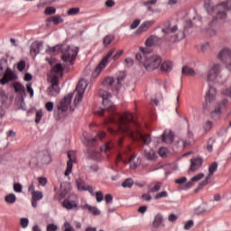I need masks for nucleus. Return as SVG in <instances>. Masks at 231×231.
I'll return each mask as SVG.
<instances>
[{
  "mask_svg": "<svg viewBox=\"0 0 231 231\" xmlns=\"http://www.w3.org/2000/svg\"><path fill=\"white\" fill-rule=\"evenodd\" d=\"M47 21L48 23H53V24H60V23H64V19L60 15L51 16Z\"/></svg>",
  "mask_w": 231,
  "mask_h": 231,
  "instance_id": "2f4dec72",
  "label": "nucleus"
},
{
  "mask_svg": "<svg viewBox=\"0 0 231 231\" xmlns=\"http://www.w3.org/2000/svg\"><path fill=\"white\" fill-rule=\"evenodd\" d=\"M134 64V60H133V59L126 58L125 60V66H126L127 68H131V66H133Z\"/></svg>",
  "mask_w": 231,
  "mask_h": 231,
  "instance_id": "052dcab7",
  "label": "nucleus"
},
{
  "mask_svg": "<svg viewBox=\"0 0 231 231\" xmlns=\"http://www.w3.org/2000/svg\"><path fill=\"white\" fill-rule=\"evenodd\" d=\"M221 71L222 68L219 63H214L208 70L206 80L208 84V90L206 93V104H212V102L216 100V95L217 94L216 88L210 84H225V80H223V77L221 76Z\"/></svg>",
  "mask_w": 231,
  "mask_h": 231,
  "instance_id": "f03ea898",
  "label": "nucleus"
},
{
  "mask_svg": "<svg viewBox=\"0 0 231 231\" xmlns=\"http://www.w3.org/2000/svg\"><path fill=\"white\" fill-rule=\"evenodd\" d=\"M222 95H224L225 97H228L229 98H231V87L225 88L224 90H222Z\"/></svg>",
  "mask_w": 231,
  "mask_h": 231,
  "instance_id": "0e129e2a",
  "label": "nucleus"
},
{
  "mask_svg": "<svg viewBox=\"0 0 231 231\" xmlns=\"http://www.w3.org/2000/svg\"><path fill=\"white\" fill-rule=\"evenodd\" d=\"M87 88H88V81L86 79H80L74 91V93H76V97L74 98L75 106H79V104L82 102V98H84V93H86Z\"/></svg>",
  "mask_w": 231,
  "mask_h": 231,
  "instance_id": "1a4fd4ad",
  "label": "nucleus"
},
{
  "mask_svg": "<svg viewBox=\"0 0 231 231\" xmlns=\"http://www.w3.org/2000/svg\"><path fill=\"white\" fill-rule=\"evenodd\" d=\"M102 138H106V132H101L94 138L89 139L88 142H91L92 143L95 142H100V140H102Z\"/></svg>",
  "mask_w": 231,
  "mask_h": 231,
  "instance_id": "ea45409f",
  "label": "nucleus"
},
{
  "mask_svg": "<svg viewBox=\"0 0 231 231\" xmlns=\"http://www.w3.org/2000/svg\"><path fill=\"white\" fill-rule=\"evenodd\" d=\"M133 179H126L123 183H122V187H124V189H131L133 187Z\"/></svg>",
  "mask_w": 231,
  "mask_h": 231,
  "instance_id": "37998d69",
  "label": "nucleus"
},
{
  "mask_svg": "<svg viewBox=\"0 0 231 231\" xmlns=\"http://www.w3.org/2000/svg\"><path fill=\"white\" fill-rule=\"evenodd\" d=\"M32 196V207H33V208H37V202L41 201V199H42V198H44V194L42 191H33L31 193Z\"/></svg>",
  "mask_w": 231,
  "mask_h": 231,
  "instance_id": "6ab92c4d",
  "label": "nucleus"
},
{
  "mask_svg": "<svg viewBox=\"0 0 231 231\" xmlns=\"http://www.w3.org/2000/svg\"><path fill=\"white\" fill-rule=\"evenodd\" d=\"M200 50L203 53H207V51H209L210 50V43L208 42H204L201 47Z\"/></svg>",
  "mask_w": 231,
  "mask_h": 231,
  "instance_id": "09e8293b",
  "label": "nucleus"
},
{
  "mask_svg": "<svg viewBox=\"0 0 231 231\" xmlns=\"http://www.w3.org/2000/svg\"><path fill=\"white\" fill-rule=\"evenodd\" d=\"M26 69V61L24 60H21L20 62H18L17 64V69L18 71H24V69Z\"/></svg>",
  "mask_w": 231,
  "mask_h": 231,
  "instance_id": "de8ad7c7",
  "label": "nucleus"
},
{
  "mask_svg": "<svg viewBox=\"0 0 231 231\" xmlns=\"http://www.w3.org/2000/svg\"><path fill=\"white\" fill-rule=\"evenodd\" d=\"M2 76L3 78L0 79V84L3 86H5V84H8L10 80H14V79H15V73H14V71L8 68V65L4 72V75Z\"/></svg>",
  "mask_w": 231,
  "mask_h": 231,
  "instance_id": "2eb2a0df",
  "label": "nucleus"
},
{
  "mask_svg": "<svg viewBox=\"0 0 231 231\" xmlns=\"http://www.w3.org/2000/svg\"><path fill=\"white\" fill-rule=\"evenodd\" d=\"M90 158L92 160H98V158H100V152L94 151L90 153Z\"/></svg>",
  "mask_w": 231,
  "mask_h": 231,
  "instance_id": "338daca9",
  "label": "nucleus"
},
{
  "mask_svg": "<svg viewBox=\"0 0 231 231\" xmlns=\"http://www.w3.org/2000/svg\"><path fill=\"white\" fill-rule=\"evenodd\" d=\"M59 230V226L55 224L47 225V231H57Z\"/></svg>",
  "mask_w": 231,
  "mask_h": 231,
  "instance_id": "680f3d73",
  "label": "nucleus"
},
{
  "mask_svg": "<svg viewBox=\"0 0 231 231\" xmlns=\"http://www.w3.org/2000/svg\"><path fill=\"white\" fill-rule=\"evenodd\" d=\"M5 200L6 203L14 204L15 201H17V197H15V194L11 193L7 196H5Z\"/></svg>",
  "mask_w": 231,
  "mask_h": 231,
  "instance_id": "e433bc0d",
  "label": "nucleus"
},
{
  "mask_svg": "<svg viewBox=\"0 0 231 231\" xmlns=\"http://www.w3.org/2000/svg\"><path fill=\"white\" fill-rule=\"evenodd\" d=\"M84 208H87V210H88V212L93 214V216H99V214H100V210L98 208H97V207H92L89 204H86L84 206Z\"/></svg>",
  "mask_w": 231,
  "mask_h": 231,
  "instance_id": "473e14b6",
  "label": "nucleus"
},
{
  "mask_svg": "<svg viewBox=\"0 0 231 231\" xmlns=\"http://www.w3.org/2000/svg\"><path fill=\"white\" fill-rule=\"evenodd\" d=\"M204 7L209 15H215L211 24H216V21H225V19H226L227 14L226 11L225 10L231 12V0L222 2L217 5H212L210 0H206L204 3Z\"/></svg>",
  "mask_w": 231,
  "mask_h": 231,
  "instance_id": "20e7f679",
  "label": "nucleus"
},
{
  "mask_svg": "<svg viewBox=\"0 0 231 231\" xmlns=\"http://www.w3.org/2000/svg\"><path fill=\"white\" fill-rule=\"evenodd\" d=\"M69 161L67 162V169L65 171V176H69L70 172L73 171V162H75V152L69 151L68 152Z\"/></svg>",
  "mask_w": 231,
  "mask_h": 231,
  "instance_id": "dca6fc26",
  "label": "nucleus"
},
{
  "mask_svg": "<svg viewBox=\"0 0 231 231\" xmlns=\"http://www.w3.org/2000/svg\"><path fill=\"white\" fill-rule=\"evenodd\" d=\"M62 207L66 208V210H73V208H78L79 204L74 200L65 199L62 202Z\"/></svg>",
  "mask_w": 231,
  "mask_h": 231,
  "instance_id": "4be33fe9",
  "label": "nucleus"
},
{
  "mask_svg": "<svg viewBox=\"0 0 231 231\" xmlns=\"http://www.w3.org/2000/svg\"><path fill=\"white\" fill-rule=\"evenodd\" d=\"M214 126V123L212 121H207L204 124L203 129L206 133H208V131H210L212 129V127Z\"/></svg>",
  "mask_w": 231,
  "mask_h": 231,
  "instance_id": "a18cd8bd",
  "label": "nucleus"
},
{
  "mask_svg": "<svg viewBox=\"0 0 231 231\" xmlns=\"http://www.w3.org/2000/svg\"><path fill=\"white\" fill-rule=\"evenodd\" d=\"M217 59L226 64L227 69L231 70V50L228 48L222 49L217 55Z\"/></svg>",
  "mask_w": 231,
  "mask_h": 231,
  "instance_id": "f8f14e48",
  "label": "nucleus"
},
{
  "mask_svg": "<svg viewBox=\"0 0 231 231\" xmlns=\"http://www.w3.org/2000/svg\"><path fill=\"white\" fill-rule=\"evenodd\" d=\"M182 75H186V77H195L196 71L190 67L184 66L182 67Z\"/></svg>",
  "mask_w": 231,
  "mask_h": 231,
  "instance_id": "c85d7f7f",
  "label": "nucleus"
},
{
  "mask_svg": "<svg viewBox=\"0 0 231 231\" xmlns=\"http://www.w3.org/2000/svg\"><path fill=\"white\" fill-rule=\"evenodd\" d=\"M160 189H162V182H154L148 187V192H160Z\"/></svg>",
  "mask_w": 231,
  "mask_h": 231,
  "instance_id": "c756f323",
  "label": "nucleus"
},
{
  "mask_svg": "<svg viewBox=\"0 0 231 231\" xmlns=\"http://www.w3.org/2000/svg\"><path fill=\"white\" fill-rule=\"evenodd\" d=\"M113 53H115L114 50L108 51V53L103 58L101 62L97 65V67L92 73V77L94 79H97V77H98L100 75V73H102V71L104 70L106 66H107V62H109V59H111V57H113Z\"/></svg>",
  "mask_w": 231,
  "mask_h": 231,
  "instance_id": "9b49d317",
  "label": "nucleus"
},
{
  "mask_svg": "<svg viewBox=\"0 0 231 231\" xmlns=\"http://www.w3.org/2000/svg\"><path fill=\"white\" fill-rule=\"evenodd\" d=\"M13 88L15 93H18L20 97H26V88L23 84H21L20 82H15L14 83Z\"/></svg>",
  "mask_w": 231,
  "mask_h": 231,
  "instance_id": "aec40b11",
  "label": "nucleus"
},
{
  "mask_svg": "<svg viewBox=\"0 0 231 231\" xmlns=\"http://www.w3.org/2000/svg\"><path fill=\"white\" fill-rule=\"evenodd\" d=\"M156 23L154 20L145 21L143 22L139 28L136 30L135 34L141 35V33H143L144 32H147L151 26H152Z\"/></svg>",
  "mask_w": 231,
  "mask_h": 231,
  "instance_id": "f3484780",
  "label": "nucleus"
},
{
  "mask_svg": "<svg viewBox=\"0 0 231 231\" xmlns=\"http://www.w3.org/2000/svg\"><path fill=\"white\" fill-rule=\"evenodd\" d=\"M169 193L167 191H162L156 194L155 199H162V198H168Z\"/></svg>",
  "mask_w": 231,
  "mask_h": 231,
  "instance_id": "8fccbe9b",
  "label": "nucleus"
},
{
  "mask_svg": "<svg viewBox=\"0 0 231 231\" xmlns=\"http://www.w3.org/2000/svg\"><path fill=\"white\" fill-rule=\"evenodd\" d=\"M63 226L65 228L64 231H75V228L68 221L64 222Z\"/></svg>",
  "mask_w": 231,
  "mask_h": 231,
  "instance_id": "3c124183",
  "label": "nucleus"
},
{
  "mask_svg": "<svg viewBox=\"0 0 231 231\" xmlns=\"http://www.w3.org/2000/svg\"><path fill=\"white\" fill-rule=\"evenodd\" d=\"M141 52L135 56L136 60L142 64L147 71H154L162 66V56L158 54L151 55L149 49L140 48Z\"/></svg>",
  "mask_w": 231,
  "mask_h": 231,
  "instance_id": "7ed1b4c3",
  "label": "nucleus"
},
{
  "mask_svg": "<svg viewBox=\"0 0 231 231\" xmlns=\"http://www.w3.org/2000/svg\"><path fill=\"white\" fill-rule=\"evenodd\" d=\"M42 119V111L39 110L36 112L35 124H40Z\"/></svg>",
  "mask_w": 231,
  "mask_h": 231,
  "instance_id": "4d7b16f0",
  "label": "nucleus"
},
{
  "mask_svg": "<svg viewBox=\"0 0 231 231\" xmlns=\"http://www.w3.org/2000/svg\"><path fill=\"white\" fill-rule=\"evenodd\" d=\"M55 12H57V9L54 7H47L44 11V14L46 15H52V14H55Z\"/></svg>",
  "mask_w": 231,
  "mask_h": 231,
  "instance_id": "5fc2aeb1",
  "label": "nucleus"
},
{
  "mask_svg": "<svg viewBox=\"0 0 231 231\" xmlns=\"http://www.w3.org/2000/svg\"><path fill=\"white\" fill-rule=\"evenodd\" d=\"M209 173L207 176V178H208V180H210V178H212V176H214V172H216V171H217V162H213L209 168H208Z\"/></svg>",
  "mask_w": 231,
  "mask_h": 231,
  "instance_id": "c9c22d12",
  "label": "nucleus"
},
{
  "mask_svg": "<svg viewBox=\"0 0 231 231\" xmlns=\"http://www.w3.org/2000/svg\"><path fill=\"white\" fill-rule=\"evenodd\" d=\"M160 42H162L161 38H159L156 35H151L147 38V40L145 42V46H146V48H152L154 46H158V44H160Z\"/></svg>",
  "mask_w": 231,
  "mask_h": 231,
  "instance_id": "a211bd4d",
  "label": "nucleus"
},
{
  "mask_svg": "<svg viewBox=\"0 0 231 231\" xmlns=\"http://www.w3.org/2000/svg\"><path fill=\"white\" fill-rule=\"evenodd\" d=\"M54 104L51 101H49L45 104V109L49 112L51 113L53 111Z\"/></svg>",
  "mask_w": 231,
  "mask_h": 231,
  "instance_id": "603ef678",
  "label": "nucleus"
},
{
  "mask_svg": "<svg viewBox=\"0 0 231 231\" xmlns=\"http://www.w3.org/2000/svg\"><path fill=\"white\" fill-rule=\"evenodd\" d=\"M27 88V93H29L31 98L33 97V88H32V83H29L26 85Z\"/></svg>",
  "mask_w": 231,
  "mask_h": 231,
  "instance_id": "774afa93",
  "label": "nucleus"
},
{
  "mask_svg": "<svg viewBox=\"0 0 231 231\" xmlns=\"http://www.w3.org/2000/svg\"><path fill=\"white\" fill-rule=\"evenodd\" d=\"M61 51V60L63 62H69L73 64L77 55H79V47H69V45H56L54 47L46 50V53L49 55H57Z\"/></svg>",
  "mask_w": 231,
  "mask_h": 231,
  "instance_id": "39448f33",
  "label": "nucleus"
},
{
  "mask_svg": "<svg viewBox=\"0 0 231 231\" xmlns=\"http://www.w3.org/2000/svg\"><path fill=\"white\" fill-rule=\"evenodd\" d=\"M226 107H228V99H223L219 101L214 111L211 113V116H219V115H221V113H223Z\"/></svg>",
  "mask_w": 231,
  "mask_h": 231,
  "instance_id": "4468645a",
  "label": "nucleus"
},
{
  "mask_svg": "<svg viewBox=\"0 0 231 231\" xmlns=\"http://www.w3.org/2000/svg\"><path fill=\"white\" fill-rule=\"evenodd\" d=\"M8 100V96L3 90V88H0V104L3 106V104H6V101Z\"/></svg>",
  "mask_w": 231,
  "mask_h": 231,
  "instance_id": "4c0bfd02",
  "label": "nucleus"
},
{
  "mask_svg": "<svg viewBox=\"0 0 231 231\" xmlns=\"http://www.w3.org/2000/svg\"><path fill=\"white\" fill-rule=\"evenodd\" d=\"M14 192H18V193L23 192V185H21L19 183H15L14 185Z\"/></svg>",
  "mask_w": 231,
  "mask_h": 231,
  "instance_id": "69168bd1",
  "label": "nucleus"
},
{
  "mask_svg": "<svg viewBox=\"0 0 231 231\" xmlns=\"http://www.w3.org/2000/svg\"><path fill=\"white\" fill-rule=\"evenodd\" d=\"M101 98H103V106H105V108H97L95 110V115H97L98 116H104V113H106V111H108L110 116L109 118L106 120V124H110L111 125H115L116 124V120H115V115H116V113L115 111H116V107H115V106H113V103L111 102V100H109V98H111V93L106 91V90H101L99 93Z\"/></svg>",
  "mask_w": 231,
  "mask_h": 231,
  "instance_id": "423d86ee",
  "label": "nucleus"
},
{
  "mask_svg": "<svg viewBox=\"0 0 231 231\" xmlns=\"http://www.w3.org/2000/svg\"><path fill=\"white\" fill-rule=\"evenodd\" d=\"M41 50H42V43L34 42L31 47V53H34V56H37L41 53Z\"/></svg>",
  "mask_w": 231,
  "mask_h": 231,
  "instance_id": "a878e982",
  "label": "nucleus"
},
{
  "mask_svg": "<svg viewBox=\"0 0 231 231\" xmlns=\"http://www.w3.org/2000/svg\"><path fill=\"white\" fill-rule=\"evenodd\" d=\"M96 199L97 203H102V201H104V192L102 191L96 192Z\"/></svg>",
  "mask_w": 231,
  "mask_h": 231,
  "instance_id": "49530a36",
  "label": "nucleus"
},
{
  "mask_svg": "<svg viewBox=\"0 0 231 231\" xmlns=\"http://www.w3.org/2000/svg\"><path fill=\"white\" fill-rule=\"evenodd\" d=\"M103 42L105 46H108V44H111V42H113V36H106L103 40Z\"/></svg>",
  "mask_w": 231,
  "mask_h": 231,
  "instance_id": "bf43d9fd",
  "label": "nucleus"
},
{
  "mask_svg": "<svg viewBox=\"0 0 231 231\" xmlns=\"http://www.w3.org/2000/svg\"><path fill=\"white\" fill-rule=\"evenodd\" d=\"M31 163H33V165H49V163H51V155L48 150L39 152L31 160Z\"/></svg>",
  "mask_w": 231,
  "mask_h": 231,
  "instance_id": "6e6552de",
  "label": "nucleus"
},
{
  "mask_svg": "<svg viewBox=\"0 0 231 231\" xmlns=\"http://www.w3.org/2000/svg\"><path fill=\"white\" fill-rule=\"evenodd\" d=\"M162 32L167 35H169L170 33H174V32H178V25H174L172 28L162 29Z\"/></svg>",
  "mask_w": 231,
  "mask_h": 231,
  "instance_id": "c03bdc74",
  "label": "nucleus"
},
{
  "mask_svg": "<svg viewBox=\"0 0 231 231\" xmlns=\"http://www.w3.org/2000/svg\"><path fill=\"white\" fill-rule=\"evenodd\" d=\"M73 98V93H69L67 96H65L60 104L57 106L58 111V116L60 118V114L61 113H66L68 111L69 105L71 104V100Z\"/></svg>",
  "mask_w": 231,
  "mask_h": 231,
  "instance_id": "9d476101",
  "label": "nucleus"
},
{
  "mask_svg": "<svg viewBox=\"0 0 231 231\" xmlns=\"http://www.w3.org/2000/svg\"><path fill=\"white\" fill-rule=\"evenodd\" d=\"M192 226H194V221L189 220L184 225V230H190V228H192Z\"/></svg>",
  "mask_w": 231,
  "mask_h": 231,
  "instance_id": "6e6d98bb",
  "label": "nucleus"
},
{
  "mask_svg": "<svg viewBox=\"0 0 231 231\" xmlns=\"http://www.w3.org/2000/svg\"><path fill=\"white\" fill-rule=\"evenodd\" d=\"M162 142L164 143H172L174 142V134L171 130H165L162 134Z\"/></svg>",
  "mask_w": 231,
  "mask_h": 231,
  "instance_id": "412c9836",
  "label": "nucleus"
},
{
  "mask_svg": "<svg viewBox=\"0 0 231 231\" xmlns=\"http://www.w3.org/2000/svg\"><path fill=\"white\" fill-rule=\"evenodd\" d=\"M162 226H165L163 225V217H162V215H156L152 223V227L155 228V230H158V228Z\"/></svg>",
  "mask_w": 231,
  "mask_h": 231,
  "instance_id": "b1692460",
  "label": "nucleus"
},
{
  "mask_svg": "<svg viewBox=\"0 0 231 231\" xmlns=\"http://www.w3.org/2000/svg\"><path fill=\"white\" fill-rule=\"evenodd\" d=\"M76 183H77L78 190H86V188L88 186H86V184L82 181L81 179H77Z\"/></svg>",
  "mask_w": 231,
  "mask_h": 231,
  "instance_id": "a19ab883",
  "label": "nucleus"
},
{
  "mask_svg": "<svg viewBox=\"0 0 231 231\" xmlns=\"http://www.w3.org/2000/svg\"><path fill=\"white\" fill-rule=\"evenodd\" d=\"M113 84H115V78L113 77L105 78L103 80V86L111 87Z\"/></svg>",
  "mask_w": 231,
  "mask_h": 231,
  "instance_id": "58836bf2",
  "label": "nucleus"
},
{
  "mask_svg": "<svg viewBox=\"0 0 231 231\" xmlns=\"http://www.w3.org/2000/svg\"><path fill=\"white\" fill-rule=\"evenodd\" d=\"M113 144L111 143H106L103 147H101V151L104 152H107V151H111Z\"/></svg>",
  "mask_w": 231,
  "mask_h": 231,
  "instance_id": "13d9d810",
  "label": "nucleus"
},
{
  "mask_svg": "<svg viewBox=\"0 0 231 231\" xmlns=\"http://www.w3.org/2000/svg\"><path fill=\"white\" fill-rule=\"evenodd\" d=\"M62 64H56L51 69V73H54L52 77H62Z\"/></svg>",
  "mask_w": 231,
  "mask_h": 231,
  "instance_id": "bb28decb",
  "label": "nucleus"
},
{
  "mask_svg": "<svg viewBox=\"0 0 231 231\" xmlns=\"http://www.w3.org/2000/svg\"><path fill=\"white\" fill-rule=\"evenodd\" d=\"M8 60L5 59L0 60V77H3L5 75V71L7 68Z\"/></svg>",
  "mask_w": 231,
  "mask_h": 231,
  "instance_id": "f704fd0d",
  "label": "nucleus"
},
{
  "mask_svg": "<svg viewBox=\"0 0 231 231\" xmlns=\"http://www.w3.org/2000/svg\"><path fill=\"white\" fill-rule=\"evenodd\" d=\"M159 156H161L162 158H165V156H167V148L165 147H162L159 149Z\"/></svg>",
  "mask_w": 231,
  "mask_h": 231,
  "instance_id": "e2e57ef3",
  "label": "nucleus"
},
{
  "mask_svg": "<svg viewBox=\"0 0 231 231\" xmlns=\"http://www.w3.org/2000/svg\"><path fill=\"white\" fill-rule=\"evenodd\" d=\"M161 71H165L166 73H169V71H172V62L164 61L161 65Z\"/></svg>",
  "mask_w": 231,
  "mask_h": 231,
  "instance_id": "7c9ffc66",
  "label": "nucleus"
},
{
  "mask_svg": "<svg viewBox=\"0 0 231 231\" xmlns=\"http://www.w3.org/2000/svg\"><path fill=\"white\" fill-rule=\"evenodd\" d=\"M190 162H191L190 171H198V169H199V167L203 165V159L201 158L191 159Z\"/></svg>",
  "mask_w": 231,
  "mask_h": 231,
  "instance_id": "5701e85b",
  "label": "nucleus"
},
{
  "mask_svg": "<svg viewBox=\"0 0 231 231\" xmlns=\"http://www.w3.org/2000/svg\"><path fill=\"white\" fill-rule=\"evenodd\" d=\"M68 15H77L80 14V8L79 7H73L67 11Z\"/></svg>",
  "mask_w": 231,
  "mask_h": 231,
  "instance_id": "79ce46f5",
  "label": "nucleus"
},
{
  "mask_svg": "<svg viewBox=\"0 0 231 231\" xmlns=\"http://www.w3.org/2000/svg\"><path fill=\"white\" fill-rule=\"evenodd\" d=\"M117 116V134H121L124 136H130L133 140H140L143 142L144 145H149L151 143V135L143 134L140 131H133L131 129L132 125H136L134 119L133 118V114L129 112H125L123 115L116 113Z\"/></svg>",
  "mask_w": 231,
  "mask_h": 231,
  "instance_id": "f257e3e1",
  "label": "nucleus"
},
{
  "mask_svg": "<svg viewBox=\"0 0 231 231\" xmlns=\"http://www.w3.org/2000/svg\"><path fill=\"white\" fill-rule=\"evenodd\" d=\"M117 162H124V163H130L131 169H136L140 165V160L136 155L131 154V147L125 146L117 150Z\"/></svg>",
  "mask_w": 231,
  "mask_h": 231,
  "instance_id": "0eeeda50",
  "label": "nucleus"
},
{
  "mask_svg": "<svg viewBox=\"0 0 231 231\" xmlns=\"http://www.w3.org/2000/svg\"><path fill=\"white\" fill-rule=\"evenodd\" d=\"M51 86L48 88L49 97H57L60 93V87H59V77L52 76L51 79Z\"/></svg>",
  "mask_w": 231,
  "mask_h": 231,
  "instance_id": "ddd939ff",
  "label": "nucleus"
},
{
  "mask_svg": "<svg viewBox=\"0 0 231 231\" xmlns=\"http://www.w3.org/2000/svg\"><path fill=\"white\" fill-rule=\"evenodd\" d=\"M144 156L146 159L151 160V161H154V160H156V158H158V155L156 154V152L153 150H150L148 152L145 151Z\"/></svg>",
  "mask_w": 231,
  "mask_h": 231,
  "instance_id": "72a5a7b5",
  "label": "nucleus"
},
{
  "mask_svg": "<svg viewBox=\"0 0 231 231\" xmlns=\"http://www.w3.org/2000/svg\"><path fill=\"white\" fill-rule=\"evenodd\" d=\"M185 39V32L183 31L179 32L175 36H171L170 42H180Z\"/></svg>",
  "mask_w": 231,
  "mask_h": 231,
  "instance_id": "cd10ccee",
  "label": "nucleus"
},
{
  "mask_svg": "<svg viewBox=\"0 0 231 231\" xmlns=\"http://www.w3.org/2000/svg\"><path fill=\"white\" fill-rule=\"evenodd\" d=\"M140 23H141L140 19L134 20V21L131 23L130 29H131V30H136V28H138V26H140Z\"/></svg>",
  "mask_w": 231,
  "mask_h": 231,
  "instance_id": "864d4df0",
  "label": "nucleus"
},
{
  "mask_svg": "<svg viewBox=\"0 0 231 231\" xmlns=\"http://www.w3.org/2000/svg\"><path fill=\"white\" fill-rule=\"evenodd\" d=\"M125 77H127V74L125 71H119L117 74V83H116V89L117 91L122 88V82L125 80Z\"/></svg>",
  "mask_w": 231,
  "mask_h": 231,
  "instance_id": "393cba45",
  "label": "nucleus"
}]
</instances>
